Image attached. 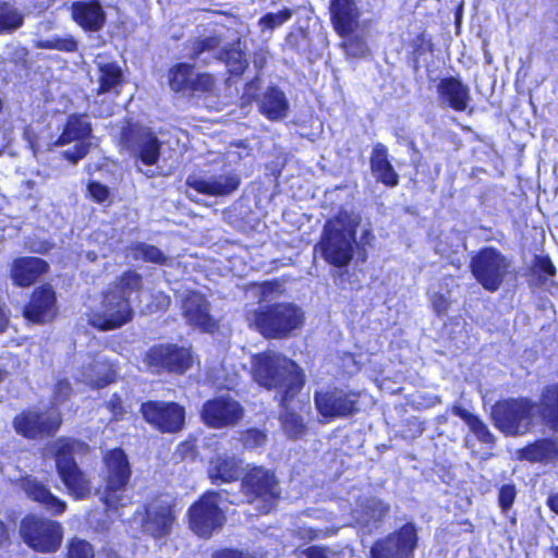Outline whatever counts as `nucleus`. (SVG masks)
Masks as SVG:
<instances>
[{"mask_svg":"<svg viewBox=\"0 0 558 558\" xmlns=\"http://www.w3.org/2000/svg\"><path fill=\"white\" fill-rule=\"evenodd\" d=\"M494 426L506 436H522L537 425L558 434V381L545 385L536 401L529 397L506 398L492 407Z\"/></svg>","mask_w":558,"mask_h":558,"instance_id":"nucleus-1","label":"nucleus"},{"mask_svg":"<svg viewBox=\"0 0 558 558\" xmlns=\"http://www.w3.org/2000/svg\"><path fill=\"white\" fill-rule=\"evenodd\" d=\"M251 378L259 388L275 392L279 408L291 405L306 383L304 369L294 360L274 350L252 355Z\"/></svg>","mask_w":558,"mask_h":558,"instance_id":"nucleus-2","label":"nucleus"},{"mask_svg":"<svg viewBox=\"0 0 558 558\" xmlns=\"http://www.w3.org/2000/svg\"><path fill=\"white\" fill-rule=\"evenodd\" d=\"M251 378L259 388L275 392L279 408L291 405L306 383L304 369L294 360L274 350L252 355Z\"/></svg>","mask_w":558,"mask_h":558,"instance_id":"nucleus-3","label":"nucleus"},{"mask_svg":"<svg viewBox=\"0 0 558 558\" xmlns=\"http://www.w3.org/2000/svg\"><path fill=\"white\" fill-rule=\"evenodd\" d=\"M359 219H351L347 213H339L328 219L314 252L330 267L343 270L349 267L356 253L357 260L365 263L368 254L356 241Z\"/></svg>","mask_w":558,"mask_h":558,"instance_id":"nucleus-4","label":"nucleus"},{"mask_svg":"<svg viewBox=\"0 0 558 558\" xmlns=\"http://www.w3.org/2000/svg\"><path fill=\"white\" fill-rule=\"evenodd\" d=\"M305 313L294 302L277 301L254 310L250 326L266 340H286L295 337L305 325Z\"/></svg>","mask_w":558,"mask_h":558,"instance_id":"nucleus-5","label":"nucleus"},{"mask_svg":"<svg viewBox=\"0 0 558 558\" xmlns=\"http://www.w3.org/2000/svg\"><path fill=\"white\" fill-rule=\"evenodd\" d=\"M240 493L257 514L267 515L279 506L283 489L275 469L252 462L242 471Z\"/></svg>","mask_w":558,"mask_h":558,"instance_id":"nucleus-6","label":"nucleus"},{"mask_svg":"<svg viewBox=\"0 0 558 558\" xmlns=\"http://www.w3.org/2000/svg\"><path fill=\"white\" fill-rule=\"evenodd\" d=\"M63 413L56 403L29 405L19 411L11 425L16 435L29 441L54 438L63 425Z\"/></svg>","mask_w":558,"mask_h":558,"instance_id":"nucleus-7","label":"nucleus"},{"mask_svg":"<svg viewBox=\"0 0 558 558\" xmlns=\"http://www.w3.org/2000/svg\"><path fill=\"white\" fill-rule=\"evenodd\" d=\"M87 445L78 439L62 436L57 439L54 448L56 471L68 494L75 500L89 497L92 492L90 481L86 473L75 461V452Z\"/></svg>","mask_w":558,"mask_h":558,"instance_id":"nucleus-8","label":"nucleus"},{"mask_svg":"<svg viewBox=\"0 0 558 558\" xmlns=\"http://www.w3.org/2000/svg\"><path fill=\"white\" fill-rule=\"evenodd\" d=\"M101 501L107 508L122 506L123 494L131 481L132 466L126 452L121 447L106 450L101 457Z\"/></svg>","mask_w":558,"mask_h":558,"instance_id":"nucleus-9","label":"nucleus"},{"mask_svg":"<svg viewBox=\"0 0 558 558\" xmlns=\"http://www.w3.org/2000/svg\"><path fill=\"white\" fill-rule=\"evenodd\" d=\"M141 527L154 539L168 537L178 520L177 498L168 492L151 494L141 506Z\"/></svg>","mask_w":558,"mask_h":558,"instance_id":"nucleus-10","label":"nucleus"},{"mask_svg":"<svg viewBox=\"0 0 558 558\" xmlns=\"http://www.w3.org/2000/svg\"><path fill=\"white\" fill-rule=\"evenodd\" d=\"M511 259L495 246H483L470 258L469 269L475 281L487 292H497L510 274Z\"/></svg>","mask_w":558,"mask_h":558,"instance_id":"nucleus-11","label":"nucleus"},{"mask_svg":"<svg viewBox=\"0 0 558 558\" xmlns=\"http://www.w3.org/2000/svg\"><path fill=\"white\" fill-rule=\"evenodd\" d=\"M220 501V492L207 489L187 508V526L199 538H210L225 525L227 518Z\"/></svg>","mask_w":558,"mask_h":558,"instance_id":"nucleus-12","label":"nucleus"},{"mask_svg":"<svg viewBox=\"0 0 558 558\" xmlns=\"http://www.w3.org/2000/svg\"><path fill=\"white\" fill-rule=\"evenodd\" d=\"M145 369L153 375L182 376L192 368L194 356L191 348L178 343H156L143 354Z\"/></svg>","mask_w":558,"mask_h":558,"instance_id":"nucleus-13","label":"nucleus"},{"mask_svg":"<svg viewBox=\"0 0 558 558\" xmlns=\"http://www.w3.org/2000/svg\"><path fill=\"white\" fill-rule=\"evenodd\" d=\"M134 316L131 299L107 289L101 292L99 306L89 313L87 322L98 331H111L128 325Z\"/></svg>","mask_w":558,"mask_h":558,"instance_id":"nucleus-14","label":"nucleus"},{"mask_svg":"<svg viewBox=\"0 0 558 558\" xmlns=\"http://www.w3.org/2000/svg\"><path fill=\"white\" fill-rule=\"evenodd\" d=\"M361 392L347 386L328 385L314 392L317 413L326 421L347 418L360 412Z\"/></svg>","mask_w":558,"mask_h":558,"instance_id":"nucleus-15","label":"nucleus"},{"mask_svg":"<svg viewBox=\"0 0 558 558\" xmlns=\"http://www.w3.org/2000/svg\"><path fill=\"white\" fill-rule=\"evenodd\" d=\"M168 86L185 98L209 97L216 88V78L209 72H195V65L189 62H177L168 69Z\"/></svg>","mask_w":558,"mask_h":558,"instance_id":"nucleus-16","label":"nucleus"},{"mask_svg":"<svg viewBox=\"0 0 558 558\" xmlns=\"http://www.w3.org/2000/svg\"><path fill=\"white\" fill-rule=\"evenodd\" d=\"M20 535L33 550L56 553L62 544L63 530L59 522L36 514L25 515L20 523Z\"/></svg>","mask_w":558,"mask_h":558,"instance_id":"nucleus-17","label":"nucleus"},{"mask_svg":"<svg viewBox=\"0 0 558 558\" xmlns=\"http://www.w3.org/2000/svg\"><path fill=\"white\" fill-rule=\"evenodd\" d=\"M119 144L144 166H155L161 156L162 142L154 131L140 123L123 125Z\"/></svg>","mask_w":558,"mask_h":558,"instance_id":"nucleus-18","label":"nucleus"},{"mask_svg":"<svg viewBox=\"0 0 558 558\" xmlns=\"http://www.w3.org/2000/svg\"><path fill=\"white\" fill-rule=\"evenodd\" d=\"M418 539L416 525L405 522L377 538L369 548V558H415Z\"/></svg>","mask_w":558,"mask_h":558,"instance_id":"nucleus-19","label":"nucleus"},{"mask_svg":"<svg viewBox=\"0 0 558 558\" xmlns=\"http://www.w3.org/2000/svg\"><path fill=\"white\" fill-rule=\"evenodd\" d=\"M140 413L160 434H177L185 426V408L175 401L147 400L141 403Z\"/></svg>","mask_w":558,"mask_h":558,"instance_id":"nucleus-20","label":"nucleus"},{"mask_svg":"<svg viewBox=\"0 0 558 558\" xmlns=\"http://www.w3.org/2000/svg\"><path fill=\"white\" fill-rule=\"evenodd\" d=\"M243 416L242 404L229 395L215 396L206 400L199 411L204 425L214 429L233 427Z\"/></svg>","mask_w":558,"mask_h":558,"instance_id":"nucleus-21","label":"nucleus"},{"mask_svg":"<svg viewBox=\"0 0 558 558\" xmlns=\"http://www.w3.org/2000/svg\"><path fill=\"white\" fill-rule=\"evenodd\" d=\"M59 313L57 293L49 282L34 288L22 308V316L35 325L52 323Z\"/></svg>","mask_w":558,"mask_h":558,"instance_id":"nucleus-22","label":"nucleus"},{"mask_svg":"<svg viewBox=\"0 0 558 558\" xmlns=\"http://www.w3.org/2000/svg\"><path fill=\"white\" fill-rule=\"evenodd\" d=\"M181 314L186 324L205 333L219 329V320L210 313V302L197 290H187L181 300Z\"/></svg>","mask_w":558,"mask_h":558,"instance_id":"nucleus-23","label":"nucleus"},{"mask_svg":"<svg viewBox=\"0 0 558 558\" xmlns=\"http://www.w3.org/2000/svg\"><path fill=\"white\" fill-rule=\"evenodd\" d=\"M20 489L26 498L37 504L52 515H60L66 510V502L56 496L47 484L37 477L27 474L17 480Z\"/></svg>","mask_w":558,"mask_h":558,"instance_id":"nucleus-24","label":"nucleus"},{"mask_svg":"<svg viewBox=\"0 0 558 558\" xmlns=\"http://www.w3.org/2000/svg\"><path fill=\"white\" fill-rule=\"evenodd\" d=\"M48 262L37 256L13 258L9 268V278L16 288H29L49 272Z\"/></svg>","mask_w":558,"mask_h":558,"instance_id":"nucleus-25","label":"nucleus"},{"mask_svg":"<svg viewBox=\"0 0 558 558\" xmlns=\"http://www.w3.org/2000/svg\"><path fill=\"white\" fill-rule=\"evenodd\" d=\"M436 93L439 101L456 112H464L472 101L470 87L459 76L441 77Z\"/></svg>","mask_w":558,"mask_h":558,"instance_id":"nucleus-26","label":"nucleus"},{"mask_svg":"<svg viewBox=\"0 0 558 558\" xmlns=\"http://www.w3.org/2000/svg\"><path fill=\"white\" fill-rule=\"evenodd\" d=\"M72 20L83 31L96 33L106 25L107 14L100 0H77L70 5Z\"/></svg>","mask_w":558,"mask_h":558,"instance_id":"nucleus-27","label":"nucleus"},{"mask_svg":"<svg viewBox=\"0 0 558 558\" xmlns=\"http://www.w3.org/2000/svg\"><path fill=\"white\" fill-rule=\"evenodd\" d=\"M517 459L532 464H556L558 462V439L538 437L517 450Z\"/></svg>","mask_w":558,"mask_h":558,"instance_id":"nucleus-28","label":"nucleus"},{"mask_svg":"<svg viewBox=\"0 0 558 558\" xmlns=\"http://www.w3.org/2000/svg\"><path fill=\"white\" fill-rule=\"evenodd\" d=\"M329 13L333 29L341 37L352 35L359 26L360 10L355 0H330Z\"/></svg>","mask_w":558,"mask_h":558,"instance_id":"nucleus-29","label":"nucleus"},{"mask_svg":"<svg viewBox=\"0 0 558 558\" xmlns=\"http://www.w3.org/2000/svg\"><path fill=\"white\" fill-rule=\"evenodd\" d=\"M186 185L199 194L208 196H227L236 191L241 184V178L236 173H227L214 177L210 180L190 175Z\"/></svg>","mask_w":558,"mask_h":558,"instance_id":"nucleus-30","label":"nucleus"},{"mask_svg":"<svg viewBox=\"0 0 558 558\" xmlns=\"http://www.w3.org/2000/svg\"><path fill=\"white\" fill-rule=\"evenodd\" d=\"M242 460L234 456L216 454L208 461L207 477L214 485L233 484L241 480Z\"/></svg>","mask_w":558,"mask_h":558,"instance_id":"nucleus-31","label":"nucleus"},{"mask_svg":"<svg viewBox=\"0 0 558 558\" xmlns=\"http://www.w3.org/2000/svg\"><path fill=\"white\" fill-rule=\"evenodd\" d=\"M388 149L383 143H376L369 157V167L378 183L396 187L400 178L388 158Z\"/></svg>","mask_w":558,"mask_h":558,"instance_id":"nucleus-32","label":"nucleus"},{"mask_svg":"<svg viewBox=\"0 0 558 558\" xmlns=\"http://www.w3.org/2000/svg\"><path fill=\"white\" fill-rule=\"evenodd\" d=\"M93 128L86 120L85 113H71L66 117L62 131L54 141V146H65L74 142H85L90 138Z\"/></svg>","mask_w":558,"mask_h":558,"instance_id":"nucleus-33","label":"nucleus"},{"mask_svg":"<svg viewBox=\"0 0 558 558\" xmlns=\"http://www.w3.org/2000/svg\"><path fill=\"white\" fill-rule=\"evenodd\" d=\"M258 107L259 112L270 121L283 119L289 111L288 99L277 85H270L266 88Z\"/></svg>","mask_w":558,"mask_h":558,"instance_id":"nucleus-34","label":"nucleus"},{"mask_svg":"<svg viewBox=\"0 0 558 558\" xmlns=\"http://www.w3.org/2000/svg\"><path fill=\"white\" fill-rule=\"evenodd\" d=\"M125 83L121 66L112 61L98 64V86L95 89L97 96L112 93L120 94V88Z\"/></svg>","mask_w":558,"mask_h":558,"instance_id":"nucleus-35","label":"nucleus"},{"mask_svg":"<svg viewBox=\"0 0 558 558\" xmlns=\"http://www.w3.org/2000/svg\"><path fill=\"white\" fill-rule=\"evenodd\" d=\"M241 39L223 46L217 59L223 62L231 77H241L250 66L246 51L240 48Z\"/></svg>","mask_w":558,"mask_h":558,"instance_id":"nucleus-36","label":"nucleus"},{"mask_svg":"<svg viewBox=\"0 0 558 558\" xmlns=\"http://www.w3.org/2000/svg\"><path fill=\"white\" fill-rule=\"evenodd\" d=\"M525 275L530 287H541L557 275V269L548 254H538L534 255Z\"/></svg>","mask_w":558,"mask_h":558,"instance_id":"nucleus-37","label":"nucleus"},{"mask_svg":"<svg viewBox=\"0 0 558 558\" xmlns=\"http://www.w3.org/2000/svg\"><path fill=\"white\" fill-rule=\"evenodd\" d=\"M450 411L453 415L464 421L480 442L489 446L495 444V436L478 415L471 413L460 404H453Z\"/></svg>","mask_w":558,"mask_h":558,"instance_id":"nucleus-38","label":"nucleus"},{"mask_svg":"<svg viewBox=\"0 0 558 558\" xmlns=\"http://www.w3.org/2000/svg\"><path fill=\"white\" fill-rule=\"evenodd\" d=\"M409 60L413 73H417L421 70V58L427 53L434 51V43L429 35L425 32L416 34L409 43Z\"/></svg>","mask_w":558,"mask_h":558,"instance_id":"nucleus-39","label":"nucleus"},{"mask_svg":"<svg viewBox=\"0 0 558 558\" xmlns=\"http://www.w3.org/2000/svg\"><path fill=\"white\" fill-rule=\"evenodd\" d=\"M128 251L135 260L141 259L159 266H163L168 262V257L158 246L145 242H133L128 246Z\"/></svg>","mask_w":558,"mask_h":558,"instance_id":"nucleus-40","label":"nucleus"},{"mask_svg":"<svg viewBox=\"0 0 558 558\" xmlns=\"http://www.w3.org/2000/svg\"><path fill=\"white\" fill-rule=\"evenodd\" d=\"M290 407L280 408L282 410L279 416L281 428L290 439H299L306 434L307 427L303 418Z\"/></svg>","mask_w":558,"mask_h":558,"instance_id":"nucleus-41","label":"nucleus"},{"mask_svg":"<svg viewBox=\"0 0 558 558\" xmlns=\"http://www.w3.org/2000/svg\"><path fill=\"white\" fill-rule=\"evenodd\" d=\"M110 291H119L122 295H130L143 290V276L133 269L124 270L109 288Z\"/></svg>","mask_w":558,"mask_h":558,"instance_id":"nucleus-42","label":"nucleus"},{"mask_svg":"<svg viewBox=\"0 0 558 558\" xmlns=\"http://www.w3.org/2000/svg\"><path fill=\"white\" fill-rule=\"evenodd\" d=\"M63 558H95V548L87 539L73 536L65 544Z\"/></svg>","mask_w":558,"mask_h":558,"instance_id":"nucleus-43","label":"nucleus"},{"mask_svg":"<svg viewBox=\"0 0 558 558\" xmlns=\"http://www.w3.org/2000/svg\"><path fill=\"white\" fill-rule=\"evenodd\" d=\"M23 24V16L8 1L0 0V34L12 32Z\"/></svg>","mask_w":558,"mask_h":558,"instance_id":"nucleus-44","label":"nucleus"},{"mask_svg":"<svg viewBox=\"0 0 558 558\" xmlns=\"http://www.w3.org/2000/svg\"><path fill=\"white\" fill-rule=\"evenodd\" d=\"M267 432L257 427H247L239 432L238 440L244 450H255L266 445Z\"/></svg>","mask_w":558,"mask_h":558,"instance_id":"nucleus-45","label":"nucleus"},{"mask_svg":"<svg viewBox=\"0 0 558 558\" xmlns=\"http://www.w3.org/2000/svg\"><path fill=\"white\" fill-rule=\"evenodd\" d=\"M220 44L221 37L219 35L196 37L191 41L189 58L193 61H197L204 52L218 49Z\"/></svg>","mask_w":558,"mask_h":558,"instance_id":"nucleus-46","label":"nucleus"},{"mask_svg":"<svg viewBox=\"0 0 558 558\" xmlns=\"http://www.w3.org/2000/svg\"><path fill=\"white\" fill-rule=\"evenodd\" d=\"M293 16V10L290 8H282L278 12H267L262 15L258 20V26L263 32L265 31H274L275 28L281 26L287 23Z\"/></svg>","mask_w":558,"mask_h":558,"instance_id":"nucleus-47","label":"nucleus"},{"mask_svg":"<svg viewBox=\"0 0 558 558\" xmlns=\"http://www.w3.org/2000/svg\"><path fill=\"white\" fill-rule=\"evenodd\" d=\"M38 47L43 49L74 52L77 50V40L71 35L65 37H53L51 39L39 41Z\"/></svg>","mask_w":558,"mask_h":558,"instance_id":"nucleus-48","label":"nucleus"},{"mask_svg":"<svg viewBox=\"0 0 558 558\" xmlns=\"http://www.w3.org/2000/svg\"><path fill=\"white\" fill-rule=\"evenodd\" d=\"M518 495L517 486L513 483L502 484L498 489V506L502 514H508Z\"/></svg>","mask_w":558,"mask_h":558,"instance_id":"nucleus-49","label":"nucleus"},{"mask_svg":"<svg viewBox=\"0 0 558 558\" xmlns=\"http://www.w3.org/2000/svg\"><path fill=\"white\" fill-rule=\"evenodd\" d=\"M365 514L376 522L383 521L390 511V506L381 499H371L365 505Z\"/></svg>","mask_w":558,"mask_h":558,"instance_id":"nucleus-50","label":"nucleus"},{"mask_svg":"<svg viewBox=\"0 0 558 558\" xmlns=\"http://www.w3.org/2000/svg\"><path fill=\"white\" fill-rule=\"evenodd\" d=\"M424 430V423L417 417L411 416L402 423L401 437L403 439L414 440L421 437Z\"/></svg>","mask_w":558,"mask_h":558,"instance_id":"nucleus-51","label":"nucleus"},{"mask_svg":"<svg viewBox=\"0 0 558 558\" xmlns=\"http://www.w3.org/2000/svg\"><path fill=\"white\" fill-rule=\"evenodd\" d=\"M105 408L111 414V421H122L126 414L124 401L120 393L114 392L110 399L105 403Z\"/></svg>","mask_w":558,"mask_h":558,"instance_id":"nucleus-52","label":"nucleus"},{"mask_svg":"<svg viewBox=\"0 0 558 558\" xmlns=\"http://www.w3.org/2000/svg\"><path fill=\"white\" fill-rule=\"evenodd\" d=\"M90 144L77 142L72 148L62 151V157L72 165L84 159L89 153Z\"/></svg>","mask_w":558,"mask_h":558,"instance_id":"nucleus-53","label":"nucleus"},{"mask_svg":"<svg viewBox=\"0 0 558 558\" xmlns=\"http://www.w3.org/2000/svg\"><path fill=\"white\" fill-rule=\"evenodd\" d=\"M87 192L90 199L97 204H102L110 196L109 187L106 184L94 180L88 182Z\"/></svg>","mask_w":558,"mask_h":558,"instance_id":"nucleus-54","label":"nucleus"},{"mask_svg":"<svg viewBox=\"0 0 558 558\" xmlns=\"http://www.w3.org/2000/svg\"><path fill=\"white\" fill-rule=\"evenodd\" d=\"M450 304L451 301L442 293L435 292L430 296L432 310L438 317H441L447 314Z\"/></svg>","mask_w":558,"mask_h":558,"instance_id":"nucleus-55","label":"nucleus"},{"mask_svg":"<svg viewBox=\"0 0 558 558\" xmlns=\"http://www.w3.org/2000/svg\"><path fill=\"white\" fill-rule=\"evenodd\" d=\"M260 88V80L258 76L253 77L245 83L244 90L241 99L245 104H251L258 98V90Z\"/></svg>","mask_w":558,"mask_h":558,"instance_id":"nucleus-56","label":"nucleus"},{"mask_svg":"<svg viewBox=\"0 0 558 558\" xmlns=\"http://www.w3.org/2000/svg\"><path fill=\"white\" fill-rule=\"evenodd\" d=\"M73 393V388L68 379H60L56 383L53 388V398L59 402H64L70 399Z\"/></svg>","mask_w":558,"mask_h":558,"instance_id":"nucleus-57","label":"nucleus"},{"mask_svg":"<svg viewBox=\"0 0 558 558\" xmlns=\"http://www.w3.org/2000/svg\"><path fill=\"white\" fill-rule=\"evenodd\" d=\"M171 305V298L169 294H167L163 291H158L155 293L150 301V307H154L156 311L159 312H167Z\"/></svg>","mask_w":558,"mask_h":558,"instance_id":"nucleus-58","label":"nucleus"},{"mask_svg":"<svg viewBox=\"0 0 558 558\" xmlns=\"http://www.w3.org/2000/svg\"><path fill=\"white\" fill-rule=\"evenodd\" d=\"M259 292H260V299L259 301H265L269 296L274 295L275 293H278L280 291V282L278 279L272 280H265L260 283H258Z\"/></svg>","mask_w":558,"mask_h":558,"instance_id":"nucleus-59","label":"nucleus"},{"mask_svg":"<svg viewBox=\"0 0 558 558\" xmlns=\"http://www.w3.org/2000/svg\"><path fill=\"white\" fill-rule=\"evenodd\" d=\"M211 558H255L253 555L231 547H225L214 551Z\"/></svg>","mask_w":558,"mask_h":558,"instance_id":"nucleus-60","label":"nucleus"},{"mask_svg":"<svg viewBox=\"0 0 558 558\" xmlns=\"http://www.w3.org/2000/svg\"><path fill=\"white\" fill-rule=\"evenodd\" d=\"M303 553L306 558H329V550L324 546L313 545L307 547Z\"/></svg>","mask_w":558,"mask_h":558,"instance_id":"nucleus-61","label":"nucleus"},{"mask_svg":"<svg viewBox=\"0 0 558 558\" xmlns=\"http://www.w3.org/2000/svg\"><path fill=\"white\" fill-rule=\"evenodd\" d=\"M178 450L183 458L187 456L193 458L196 453L195 445L186 440L179 444Z\"/></svg>","mask_w":558,"mask_h":558,"instance_id":"nucleus-62","label":"nucleus"},{"mask_svg":"<svg viewBox=\"0 0 558 558\" xmlns=\"http://www.w3.org/2000/svg\"><path fill=\"white\" fill-rule=\"evenodd\" d=\"M546 505L550 511L558 514V493L550 494L547 497Z\"/></svg>","mask_w":558,"mask_h":558,"instance_id":"nucleus-63","label":"nucleus"},{"mask_svg":"<svg viewBox=\"0 0 558 558\" xmlns=\"http://www.w3.org/2000/svg\"><path fill=\"white\" fill-rule=\"evenodd\" d=\"M10 542V534L7 524L0 520V546Z\"/></svg>","mask_w":558,"mask_h":558,"instance_id":"nucleus-64","label":"nucleus"}]
</instances>
